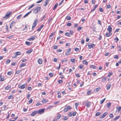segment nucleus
I'll return each instance as SVG.
<instances>
[{"label": "nucleus", "instance_id": "nucleus-13", "mask_svg": "<svg viewBox=\"0 0 121 121\" xmlns=\"http://www.w3.org/2000/svg\"><path fill=\"white\" fill-rule=\"evenodd\" d=\"M107 112H105L100 117L101 118H104L107 115Z\"/></svg>", "mask_w": 121, "mask_h": 121}, {"label": "nucleus", "instance_id": "nucleus-37", "mask_svg": "<svg viewBox=\"0 0 121 121\" xmlns=\"http://www.w3.org/2000/svg\"><path fill=\"white\" fill-rule=\"evenodd\" d=\"M58 4H57V3H56L55 5L53 7V10L55 9L56 8V7H57L58 6Z\"/></svg>", "mask_w": 121, "mask_h": 121}, {"label": "nucleus", "instance_id": "nucleus-29", "mask_svg": "<svg viewBox=\"0 0 121 121\" xmlns=\"http://www.w3.org/2000/svg\"><path fill=\"white\" fill-rule=\"evenodd\" d=\"M83 64L87 65L88 64L87 62L85 60H83Z\"/></svg>", "mask_w": 121, "mask_h": 121}, {"label": "nucleus", "instance_id": "nucleus-52", "mask_svg": "<svg viewBox=\"0 0 121 121\" xmlns=\"http://www.w3.org/2000/svg\"><path fill=\"white\" fill-rule=\"evenodd\" d=\"M46 17V14L44 15L43 17H42V19L41 20V21H42Z\"/></svg>", "mask_w": 121, "mask_h": 121}, {"label": "nucleus", "instance_id": "nucleus-19", "mask_svg": "<svg viewBox=\"0 0 121 121\" xmlns=\"http://www.w3.org/2000/svg\"><path fill=\"white\" fill-rule=\"evenodd\" d=\"M43 25H42L39 28L37 29V31L38 32L40 31L41 29L43 27Z\"/></svg>", "mask_w": 121, "mask_h": 121}, {"label": "nucleus", "instance_id": "nucleus-22", "mask_svg": "<svg viewBox=\"0 0 121 121\" xmlns=\"http://www.w3.org/2000/svg\"><path fill=\"white\" fill-rule=\"evenodd\" d=\"M32 11H31L29 12L26 14L23 17H25L27 16L30 13H31Z\"/></svg>", "mask_w": 121, "mask_h": 121}, {"label": "nucleus", "instance_id": "nucleus-60", "mask_svg": "<svg viewBox=\"0 0 121 121\" xmlns=\"http://www.w3.org/2000/svg\"><path fill=\"white\" fill-rule=\"evenodd\" d=\"M82 29V27H79L77 29V30L78 31H79Z\"/></svg>", "mask_w": 121, "mask_h": 121}, {"label": "nucleus", "instance_id": "nucleus-7", "mask_svg": "<svg viewBox=\"0 0 121 121\" xmlns=\"http://www.w3.org/2000/svg\"><path fill=\"white\" fill-rule=\"evenodd\" d=\"M27 84H24L21 86H19V88L22 89H24L26 86Z\"/></svg>", "mask_w": 121, "mask_h": 121}, {"label": "nucleus", "instance_id": "nucleus-41", "mask_svg": "<svg viewBox=\"0 0 121 121\" xmlns=\"http://www.w3.org/2000/svg\"><path fill=\"white\" fill-rule=\"evenodd\" d=\"M12 71L8 72L7 73V74L8 75H11L12 73Z\"/></svg>", "mask_w": 121, "mask_h": 121}, {"label": "nucleus", "instance_id": "nucleus-21", "mask_svg": "<svg viewBox=\"0 0 121 121\" xmlns=\"http://www.w3.org/2000/svg\"><path fill=\"white\" fill-rule=\"evenodd\" d=\"M111 85L110 84L108 85L107 86V87L106 89L107 90H108L111 87Z\"/></svg>", "mask_w": 121, "mask_h": 121}, {"label": "nucleus", "instance_id": "nucleus-17", "mask_svg": "<svg viewBox=\"0 0 121 121\" xmlns=\"http://www.w3.org/2000/svg\"><path fill=\"white\" fill-rule=\"evenodd\" d=\"M11 86L9 85H8L5 87V89L6 90L10 89L11 88Z\"/></svg>", "mask_w": 121, "mask_h": 121}, {"label": "nucleus", "instance_id": "nucleus-57", "mask_svg": "<svg viewBox=\"0 0 121 121\" xmlns=\"http://www.w3.org/2000/svg\"><path fill=\"white\" fill-rule=\"evenodd\" d=\"M72 116V112H70L68 114V116L69 117H71Z\"/></svg>", "mask_w": 121, "mask_h": 121}, {"label": "nucleus", "instance_id": "nucleus-10", "mask_svg": "<svg viewBox=\"0 0 121 121\" xmlns=\"http://www.w3.org/2000/svg\"><path fill=\"white\" fill-rule=\"evenodd\" d=\"M35 36H32L31 37L29 38L28 39V40L30 41L34 40L35 39Z\"/></svg>", "mask_w": 121, "mask_h": 121}, {"label": "nucleus", "instance_id": "nucleus-31", "mask_svg": "<svg viewBox=\"0 0 121 121\" xmlns=\"http://www.w3.org/2000/svg\"><path fill=\"white\" fill-rule=\"evenodd\" d=\"M11 62V60L9 59L7 60L6 61L5 63L6 64H8L9 63Z\"/></svg>", "mask_w": 121, "mask_h": 121}, {"label": "nucleus", "instance_id": "nucleus-2", "mask_svg": "<svg viewBox=\"0 0 121 121\" xmlns=\"http://www.w3.org/2000/svg\"><path fill=\"white\" fill-rule=\"evenodd\" d=\"M71 108L69 106H66L63 110V111L64 112H66L68 111L71 110Z\"/></svg>", "mask_w": 121, "mask_h": 121}, {"label": "nucleus", "instance_id": "nucleus-15", "mask_svg": "<svg viewBox=\"0 0 121 121\" xmlns=\"http://www.w3.org/2000/svg\"><path fill=\"white\" fill-rule=\"evenodd\" d=\"M26 44L28 45H30L32 44V43L31 42H29L27 41L25 42Z\"/></svg>", "mask_w": 121, "mask_h": 121}, {"label": "nucleus", "instance_id": "nucleus-25", "mask_svg": "<svg viewBox=\"0 0 121 121\" xmlns=\"http://www.w3.org/2000/svg\"><path fill=\"white\" fill-rule=\"evenodd\" d=\"M102 114V113L100 112H97L95 115L96 116H98L99 115H100Z\"/></svg>", "mask_w": 121, "mask_h": 121}, {"label": "nucleus", "instance_id": "nucleus-34", "mask_svg": "<svg viewBox=\"0 0 121 121\" xmlns=\"http://www.w3.org/2000/svg\"><path fill=\"white\" fill-rule=\"evenodd\" d=\"M42 103H45L47 102V100H46L45 99H43L42 100Z\"/></svg>", "mask_w": 121, "mask_h": 121}, {"label": "nucleus", "instance_id": "nucleus-3", "mask_svg": "<svg viewBox=\"0 0 121 121\" xmlns=\"http://www.w3.org/2000/svg\"><path fill=\"white\" fill-rule=\"evenodd\" d=\"M45 110V108H43L42 109H39L37 111V113L38 114H41L43 113Z\"/></svg>", "mask_w": 121, "mask_h": 121}, {"label": "nucleus", "instance_id": "nucleus-43", "mask_svg": "<svg viewBox=\"0 0 121 121\" xmlns=\"http://www.w3.org/2000/svg\"><path fill=\"white\" fill-rule=\"evenodd\" d=\"M76 113L77 112L75 111L73 112H72V116H75L76 115Z\"/></svg>", "mask_w": 121, "mask_h": 121}, {"label": "nucleus", "instance_id": "nucleus-50", "mask_svg": "<svg viewBox=\"0 0 121 121\" xmlns=\"http://www.w3.org/2000/svg\"><path fill=\"white\" fill-rule=\"evenodd\" d=\"M27 89L28 90L31 91L32 90V88L31 87L29 86L27 87Z\"/></svg>", "mask_w": 121, "mask_h": 121}, {"label": "nucleus", "instance_id": "nucleus-61", "mask_svg": "<svg viewBox=\"0 0 121 121\" xmlns=\"http://www.w3.org/2000/svg\"><path fill=\"white\" fill-rule=\"evenodd\" d=\"M32 101L33 100L32 99L29 100V104H31L32 102Z\"/></svg>", "mask_w": 121, "mask_h": 121}, {"label": "nucleus", "instance_id": "nucleus-45", "mask_svg": "<svg viewBox=\"0 0 121 121\" xmlns=\"http://www.w3.org/2000/svg\"><path fill=\"white\" fill-rule=\"evenodd\" d=\"M68 119L67 117L66 116H65L64 117L63 119L65 120L66 121Z\"/></svg>", "mask_w": 121, "mask_h": 121}, {"label": "nucleus", "instance_id": "nucleus-33", "mask_svg": "<svg viewBox=\"0 0 121 121\" xmlns=\"http://www.w3.org/2000/svg\"><path fill=\"white\" fill-rule=\"evenodd\" d=\"M41 102H39L37 103L36 104V105L37 106H38L40 105H42V104H41Z\"/></svg>", "mask_w": 121, "mask_h": 121}, {"label": "nucleus", "instance_id": "nucleus-54", "mask_svg": "<svg viewBox=\"0 0 121 121\" xmlns=\"http://www.w3.org/2000/svg\"><path fill=\"white\" fill-rule=\"evenodd\" d=\"M74 50L76 51L77 52H78L79 51V49L78 48H76Z\"/></svg>", "mask_w": 121, "mask_h": 121}, {"label": "nucleus", "instance_id": "nucleus-58", "mask_svg": "<svg viewBox=\"0 0 121 121\" xmlns=\"http://www.w3.org/2000/svg\"><path fill=\"white\" fill-rule=\"evenodd\" d=\"M49 75L50 77H52L53 75V73H50L49 74Z\"/></svg>", "mask_w": 121, "mask_h": 121}, {"label": "nucleus", "instance_id": "nucleus-6", "mask_svg": "<svg viewBox=\"0 0 121 121\" xmlns=\"http://www.w3.org/2000/svg\"><path fill=\"white\" fill-rule=\"evenodd\" d=\"M12 13L10 12L9 13H8L7 14L5 15L4 17L3 18V19L5 18V19H7L10 16L11 14Z\"/></svg>", "mask_w": 121, "mask_h": 121}, {"label": "nucleus", "instance_id": "nucleus-47", "mask_svg": "<svg viewBox=\"0 0 121 121\" xmlns=\"http://www.w3.org/2000/svg\"><path fill=\"white\" fill-rule=\"evenodd\" d=\"M60 114H59L57 117V119H59L60 118Z\"/></svg>", "mask_w": 121, "mask_h": 121}, {"label": "nucleus", "instance_id": "nucleus-42", "mask_svg": "<svg viewBox=\"0 0 121 121\" xmlns=\"http://www.w3.org/2000/svg\"><path fill=\"white\" fill-rule=\"evenodd\" d=\"M53 106H49L47 108V110H48L49 109H50L51 108H52L53 107Z\"/></svg>", "mask_w": 121, "mask_h": 121}, {"label": "nucleus", "instance_id": "nucleus-38", "mask_svg": "<svg viewBox=\"0 0 121 121\" xmlns=\"http://www.w3.org/2000/svg\"><path fill=\"white\" fill-rule=\"evenodd\" d=\"M21 54V52H16L15 54L17 56L18 55H19Z\"/></svg>", "mask_w": 121, "mask_h": 121}, {"label": "nucleus", "instance_id": "nucleus-35", "mask_svg": "<svg viewBox=\"0 0 121 121\" xmlns=\"http://www.w3.org/2000/svg\"><path fill=\"white\" fill-rule=\"evenodd\" d=\"M16 23V22L15 21H13L11 22L10 25H12L13 26Z\"/></svg>", "mask_w": 121, "mask_h": 121}, {"label": "nucleus", "instance_id": "nucleus-59", "mask_svg": "<svg viewBox=\"0 0 121 121\" xmlns=\"http://www.w3.org/2000/svg\"><path fill=\"white\" fill-rule=\"evenodd\" d=\"M75 76H76L77 77H80V76L79 75V74L77 73V74H76L75 75Z\"/></svg>", "mask_w": 121, "mask_h": 121}, {"label": "nucleus", "instance_id": "nucleus-11", "mask_svg": "<svg viewBox=\"0 0 121 121\" xmlns=\"http://www.w3.org/2000/svg\"><path fill=\"white\" fill-rule=\"evenodd\" d=\"M71 49V48H69L68 49V51L65 53V55L66 56H68L69 55L70 53V51Z\"/></svg>", "mask_w": 121, "mask_h": 121}, {"label": "nucleus", "instance_id": "nucleus-12", "mask_svg": "<svg viewBox=\"0 0 121 121\" xmlns=\"http://www.w3.org/2000/svg\"><path fill=\"white\" fill-rule=\"evenodd\" d=\"M107 30L109 32H111L112 30V28L109 25L108 26V28H107Z\"/></svg>", "mask_w": 121, "mask_h": 121}, {"label": "nucleus", "instance_id": "nucleus-32", "mask_svg": "<svg viewBox=\"0 0 121 121\" xmlns=\"http://www.w3.org/2000/svg\"><path fill=\"white\" fill-rule=\"evenodd\" d=\"M120 117V116H117L114 119V121H116V120L118 119H119Z\"/></svg>", "mask_w": 121, "mask_h": 121}, {"label": "nucleus", "instance_id": "nucleus-55", "mask_svg": "<svg viewBox=\"0 0 121 121\" xmlns=\"http://www.w3.org/2000/svg\"><path fill=\"white\" fill-rule=\"evenodd\" d=\"M67 60V59H66L65 60H62V61H61V62H62V63H63L64 62H66Z\"/></svg>", "mask_w": 121, "mask_h": 121}, {"label": "nucleus", "instance_id": "nucleus-30", "mask_svg": "<svg viewBox=\"0 0 121 121\" xmlns=\"http://www.w3.org/2000/svg\"><path fill=\"white\" fill-rule=\"evenodd\" d=\"M111 103L110 102L108 103L107 104V106L108 108H109L110 107L111 105Z\"/></svg>", "mask_w": 121, "mask_h": 121}, {"label": "nucleus", "instance_id": "nucleus-53", "mask_svg": "<svg viewBox=\"0 0 121 121\" xmlns=\"http://www.w3.org/2000/svg\"><path fill=\"white\" fill-rule=\"evenodd\" d=\"M75 60V59L74 58H72L71 59L70 61L73 62H74Z\"/></svg>", "mask_w": 121, "mask_h": 121}, {"label": "nucleus", "instance_id": "nucleus-51", "mask_svg": "<svg viewBox=\"0 0 121 121\" xmlns=\"http://www.w3.org/2000/svg\"><path fill=\"white\" fill-rule=\"evenodd\" d=\"M91 93V91L90 90L88 91L87 92V95H89Z\"/></svg>", "mask_w": 121, "mask_h": 121}, {"label": "nucleus", "instance_id": "nucleus-16", "mask_svg": "<svg viewBox=\"0 0 121 121\" xmlns=\"http://www.w3.org/2000/svg\"><path fill=\"white\" fill-rule=\"evenodd\" d=\"M38 63L40 64H41L42 63V59H40L38 60Z\"/></svg>", "mask_w": 121, "mask_h": 121}, {"label": "nucleus", "instance_id": "nucleus-23", "mask_svg": "<svg viewBox=\"0 0 121 121\" xmlns=\"http://www.w3.org/2000/svg\"><path fill=\"white\" fill-rule=\"evenodd\" d=\"M49 0H46L45 1V4L44 5V6H46L47 5L48 3L49 2Z\"/></svg>", "mask_w": 121, "mask_h": 121}, {"label": "nucleus", "instance_id": "nucleus-28", "mask_svg": "<svg viewBox=\"0 0 121 121\" xmlns=\"http://www.w3.org/2000/svg\"><path fill=\"white\" fill-rule=\"evenodd\" d=\"M91 68H92L94 69H95L96 68V66L94 65H91L90 66Z\"/></svg>", "mask_w": 121, "mask_h": 121}, {"label": "nucleus", "instance_id": "nucleus-27", "mask_svg": "<svg viewBox=\"0 0 121 121\" xmlns=\"http://www.w3.org/2000/svg\"><path fill=\"white\" fill-rule=\"evenodd\" d=\"M65 35L68 37H70L71 36L70 35L69 32H66L65 33Z\"/></svg>", "mask_w": 121, "mask_h": 121}, {"label": "nucleus", "instance_id": "nucleus-20", "mask_svg": "<svg viewBox=\"0 0 121 121\" xmlns=\"http://www.w3.org/2000/svg\"><path fill=\"white\" fill-rule=\"evenodd\" d=\"M107 77H105L104 78H102L101 80V81L103 82H105V81Z\"/></svg>", "mask_w": 121, "mask_h": 121}, {"label": "nucleus", "instance_id": "nucleus-48", "mask_svg": "<svg viewBox=\"0 0 121 121\" xmlns=\"http://www.w3.org/2000/svg\"><path fill=\"white\" fill-rule=\"evenodd\" d=\"M55 32H54V33H52L49 36V37H52L53 35H54L55 33Z\"/></svg>", "mask_w": 121, "mask_h": 121}, {"label": "nucleus", "instance_id": "nucleus-24", "mask_svg": "<svg viewBox=\"0 0 121 121\" xmlns=\"http://www.w3.org/2000/svg\"><path fill=\"white\" fill-rule=\"evenodd\" d=\"M26 64L24 63H22L20 65V67L22 68L23 67H24L26 65Z\"/></svg>", "mask_w": 121, "mask_h": 121}, {"label": "nucleus", "instance_id": "nucleus-14", "mask_svg": "<svg viewBox=\"0 0 121 121\" xmlns=\"http://www.w3.org/2000/svg\"><path fill=\"white\" fill-rule=\"evenodd\" d=\"M111 32H107L105 34L106 36L107 37H109L111 36L112 35V34L111 33Z\"/></svg>", "mask_w": 121, "mask_h": 121}, {"label": "nucleus", "instance_id": "nucleus-18", "mask_svg": "<svg viewBox=\"0 0 121 121\" xmlns=\"http://www.w3.org/2000/svg\"><path fill=\"white\" fill-rule=\"evenodd\" d=\"M32 51L33 49H30L28 51H27L26 52V53L29 54Z\"/></svg>", "mask_w": 121, "mask_h": 121}, {"label": "nucleus", "instance_id": "nucleus-36", "mask_svg": "<svg viewBox=\"0 0 121 121\" xmlns=\"http://www.w3.org/2000/svg\"><path fill=\"white\" fill-rule=\"evenodd\" d=\"M22 71V70H19L17 71L16 72V73L17 74H19L20 72Z\"/></svg>", "mask_w": 121, "mask_h": 121}, {"label": "nucleus", "instance_id": "nucleus-26", "mask_svg": "<svg viewBox=\"0 0 121 121\" xmlns=\"http://www.w3.org/2000/svg\"><path fill=\"white\" fill-rule=\"evenodd\" d=\"M65 18L68 20H69L71 19V17L70 16L68 15Z\"/></svg>", "mask_w": 121, "mask_h": 121}, {"label": "nucleus", "instance_id": "nucleus-40", "mask_svg": "<svg viewBox=\"0 0 121 121\" xmlns=\"http://www.w3.org/2000/svg\"><path fill=\"white\" fill-rule=\"evenodd\" d=\"M35 6L34 4H32V5H30V7L28 8V9H30L33 7Z\"/></svg>", "mask_w": 121, "mask_h": 121}, {"label": "nucleus", "instance_id": "nucleus-39", "mask_svg": "<svg viewBox=\"0 0 121 121\" xmlns=\"http://www.w3.org/2000/svg\"><path fill=\"white\" fill-rule=\"evenodd\" d=\"M114 40L115 41V42H117L119 40V39L117 37H116L114 39Z\"/></svg>", "mask_w": 121, "mask_h": 121}, {"label": "nucleus", "instance_id": "nucleus-46", "mask_svg": "<svg viewBox=\"0 0 121 121\" xmlns=\"http://www.w3.org/2000/svg\"><path fill=\"white\" fill-rule=\"evenodd\" d=\"M99 10L101 12H103L104 11L103 9L101 8H100L99 9Z\"/></svg>", "mask_w": 121, "mask_h": 121}, {"label": "nucleus", "instance_id": "nucleus-9", "mask_svg": "<svg viewBox=\"0 0 121 121\" xmlns=\"http://www.w3.org/2000/svg\"><path fill=\"white\" fill-rule=\"evenodd\" d=\"M37 113V111H35L33 112L30 115L32 116H35Z\"/></svg>", "mask_w": 121, "mask_h": 121}, {"label": "nucleus", "instance_id": "nucleus-8", "mask_svg": "<svg viewBox=\"0 0 121 121\" xmlns=\"http://www.w3.org/2000/svg\"><path fill=\"white\" fill-rule=\"evenodd\" d=\"M84 103L87 107L88 108L90 107L91 104V103L90 102L85 101V102Z\"/></svg>", "mask_w": 121, "mask_h": 121}, {"label": "nucleus", "instance_id": "nucleus-64", "mask_svg": "<svg viewBox=\"0 0 121 121\" xmlns=\"http://www.w3.org/2000/svg\"><path fill=\"white\" fill-rule=\"evenodd\" d=\"M15 119H14V118H11L10 119L9 121H15Z\"/></svg>", "mask_w": 121, "mask_h": 121}, {"label": "nucleus", "instance_id": "nucleus-4", "mask_svg": "<svg viewBox=\"0 0 121 121\" xmlns=\"http://www.w3.org/2000/svg\"><path fill=\"white\" fill-rule=\"evenodd\" d=\"M38 21L37 19H35L34 22L33 24V25L32 28V30H33L35 27L37 25V23Z\"/></svg>", "mask_w": 121, "mask_h": 121}, {"label": "nucleus", "instance_id": "nucleus-63", "mask_svg": "<svg viewBox=\"0 0 121 121\" xmlns=\"http://www.w3.org/2000/svg\"><path fill=\"white\" fill-rule=\"evenodd\" d=\"M57 47H58L57 46L54 45L53 47V48L55 49H56L57 48Z\"/></svg>", "mask_w": 121, "mask_h": 121}, {"label": "nucleus", "instance_id": "nucleus-5", "mask_svg": "<svg viewBox=\"0 0 121 121\" xmlns=\"http://www.w3.org/2000/svg\"><path fill=\"white\" fill-rule=\"evenodd\" d=\"M87 45L89 47V48L90 49L93 48L95 46V45L93 43H89Z\"/></svg>", "mask_w": 121, "mask_h": 121}, {"label": "nucleus", "instance_id": "nucleus-62", "mask_svg": "<svg viewBox=\"0 0 121 121\" xmlns=\"http://www.w3.org/2000/svg\"><path fill=\"white\" fill-rule=\"evenodd\" d=\"M69 32H69V33L70 35H73V32L72 30H70L69 31Z\"/></svg>", "mask_w": 121, "mask_h": 121}, {"label": "nucleus", "instance_id": "nucleus-49", "mask_svg": "<svg viewBox=\"0 0 121 121\" xmlns=\"http://www.w3.org/2000/svg\"><path fill=\"white\" fill-rule=\"evenodd\" d=\"M78 67L80 69H82L83 68V65H80Z\"/></svg>", "mask_w": 121, "mask_h": 121}, {"label": "nucleus", "instance_id": "nucleus-1", "mask_svg": "<svg viewBox=\"0 0 121 121\" xmlns=\"http://www.w3.org/2000/svg\"><path fill=\"white\" fill-rule=\"evenodd\" d=\"M41 9L40 7H37L35 9H33V12L35 14H37L40 11Z\"/></svg>", "mask_w": 121, "mask_h": 121}, {"label": "nucleus", "instance_id": "nucleus-56", "mask_svg": "<svg viewBox=\"0 0 121 121\" xmlns=\"http://www.w3.org/2000/svg\"><path fill=\"white\" fill-rule=\"evenodd\" d=\"M22 15L21 14H20L17 17V19H19L20 18V17H21Z\"/></svg>", "mask_w": 121, "mask_h": 121}, {"label": "nucleus", "instance_id": "nucleus-44", "mask_svg": "<svg viewBox=\"0 0 121 121\" xmlns=\"http://www.w3.org/2000/svg\"><path fill=\"white\" fill-rule=\"evenodd\" d=\"M105 99H102L101 101L100 102V104H102L104 102L105 100Z\"/></svg>", "mask_w": 121, "mask_h": 121}]
</instances>
